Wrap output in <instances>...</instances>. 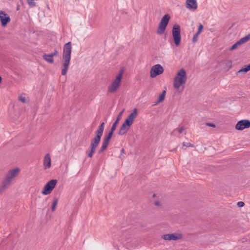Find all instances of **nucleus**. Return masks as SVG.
Instances as JSON below:
<instances>
[{"instance_id":"nucleus-7","label":"nucleus","mask_w":250,"mask_h":250,"mask_svg":"<svg viewBox=\"0 0 250 250\" xmlns=\"http://www.w3.org/2000/svg\"><path fill=\"white\" fill-rule=\"evenodd\" d=\"M181 28L179 24H174L172 29V35L176 46H179L181 40Z\"/></svg>"},{"instance_id":"nucleus-8","label":"nucleus","mask_w":250,"mask_h":250,"mask_svg":"<svg viewBox=\"0 0 250 250\" xmlns=\"http://www.w3.org/2000/svg\"><path fill=\"white\" fill-rule=\"evenodd\" d=\"M170 19V16L169 14H166L162 17L157 30L158 34L162 35L164 33Z\"/></svg>"},{"instance_id":"nucleus-3","label":"nucleus","mask_w":250,"mask_h":250,"mask_svg":"<svg viewBox=\"0 0 250 250\" xmlns=\"http://www.w3.org/2000/svg\"><path fill=\"white\" fill-rule=\"evenodd\" d=\"M138 116V110L136 108H134L131 112L128 115L125 119V122L122 124L119 130V134L124 135L129 130L130 127L133 125L135 119Z\"/></svg>"},{"instance_id":"nucleus-19","label":"nucleus","mask_w":250,"mask_h":250,"mask_svg":"<svg viewBox=\"0 0 250 250\" xmlns=\"http://www.w3.org/2000/svg\"><path fill=\"white\" fill-rule=\"evenodd\" d=\"M124 109H123L120 113L118 115V117L116 119V120L115 121V122L114 123V124H113L112 126V130H115L116 129V127H117V126L120 120V119H121L122 118V114L124 112Z\"/></svg>"},{"instance_id":"nucleus-24","label":"nucleus","mask_w":250,"mask_h":250,"mask_svg":"<svg viewBox=\"0 0 250 250\" xmlns=\"http://www.w3.org/2000/svg\"><path fill=\"white\" fill-rule=\"evenodd\" d=\"M225 68L229 70L232 66V62L230 60H226L224 62Z\"/></svg>"},{"instance_id":"nucleus-37","label":"nucleus","mask_w":250,"mask_h":250,"mask_svg":"<svg viewBox=\"0 0 250 250\" xmlns=\"http://www.w3.org/2000/svg\"><path fill=\"white\" fill-rule=\"evenodd\" d=\"M1 81H2V78L0 76V84L1 83Z\"/></svg>"},{"instance_id":"nucleus-18","label":"nucleus","mask_w":250,"mask_h":250,"mask_svg":"<svg viewBox=\"0 0 250 250\" xmlns=\"http://www.w3.org/2000/svg\"><path fill=\"white\" fill-rule=\"evenodd\" d=\"M203 26L200 24L198 27V32L193 36L192 38V42H195L198 41V37L200 33L203 31Z\"/></svg>"},{"instance_id":"nucleus-22","label":"nucleus","mask_w":250,"mask_h":250,"mask_svg":"<svg viewBox=\"0 0 250 250\" xmlns=\"http://www.w3.org/2000/svg\"><path fill=\"white\" fill-rule=\"evenodd\" d=\"M250 70V64H249L248 65H246L244 67H243L242 68L240 69L237 73V75H239L240 74L243 73H247Z\"/></svg>"},{"instance_id":"nucleus-26","label":"nucleus","mask_w":250,"mask_h":250,"mask_svg":"<svg viewBox=\"0 0 250 250\" xmlns=\"http://www.w3.org/2000/svg\"><path fill=\"white\" fill-rule=\"evenodd\" d=\"M96 149L90 148L89 150L87 152V155L89 157L92 158L94 153L96 152Z\"/></svg>"},{"instance_id":"nucleus-38","label":"nucleus","mask_w":250,"mask_h":250,"mask_svg":"<svg viewBox=\"0 0 250 250\" xmlns=\"http://www.w3.org/2000/svg\"><path fill=\"white\" fill-rule=\"evenodd\" d=\"M123 155V154H121V155H120V158H121V159H122Z\"/></svg>"},{"instance_id":"nucleus-1","label":"nucleus","mask_w":250,"mask_h":250,"mask_svg":"<svg viewBox=\"0 0 250 250\" xmlns=\"http://www.w3.org/2000/svg\"><path fill=\"white\" fill-rule=\"evenodd\" d=\"M187 75L186 70L183 69L179 70L174 77L173 86L179 92H182L185 88L187 81Z\"/></svg>"},{"instance_id":"nucleus-4","label":"nucleus","mask_w":250,"mask_h":250,"mask_svg":"<svg viewBox=\"0 0 250 250\" xmlns=\"http://www.w3.org/2000/svg\"><path fill=\"white\" fill-rule=\"evenodd\" d=\"M123 73L124 70L122 69L120 70L119 73L113 79L107 88L109 92L111 93H115L120 88L122 83Z\"/></svg>"},{"instance_id":"nucleus-32","label":"nucleus","mask_w":250,"mask_h":250,"mask_svg":"<svg viewBox=\"0 0 250 250\" xmlns=\"http://www.w3.org/2000/svg\"><path fill=\"white\" fill-rule=\"evenodd\" d=\"M58 54V52L57 50H55L53 53H51V54L54 57V56H56Z\"/></svg>"},{"instance_id":"nucleus-13","label":"nucleus","mask_w":250,"mask_h":250,"mask_svg":"<svg viewBox=\"0 0 250 250\" xmlns=\"http://www.w3.org/2000/svg\"><path fill=\"white\" fill-rule=\"evenodd\" d=\"M43 167L44 170H48L52 167L51 157L49 153L46 154L43 158Z\"/></svg>"},{"instance_id":"nucleus-36","label":"nucleus","mask_w":250,"mask_h":250,"mask_svg":"<svg viewBox=\"0 0 250 250\" xmlns=\"http://www.w3.org/2000/svg\"><path fill=\"white\" fill-rule=\"evenodd\" d=\"M246 37H247V38L249 39V40H250V33L249 34H248Z\"/></svg>"},{"instance_id":"nucleus-30","label":"nucleus","mask_w":250,"mask_h":250,"mask_svg":"<svg viewBox=\"0 0 250 250\" xmlns=\"http://www.w3.org/2000/svg\"><path fill=\"white\" fill-rule=\"evenodd\" d=\"M244 205V203L242 201H240L237 203V205L239 207H243Z\"/></svg>"},{"instance_id":"nucleus-5","label":"nucleus","mask_w":250,"mask_h":250,"mask_svg":"<svg viewBox=\"0 0 250 250\" xmlns=\"http://www.w3.org/2000/svg\"><path fill=\"white\" fill-rule=\"evenodd\" d=\"M104 128V123L103 122L101 124V125L99 126L97 130L95 132V135L91 141L90 145L89 146L90 148L96 149L100 142L101 137L103 134Z\"/></svg>"},{"instance_id":"nucleus-34","label":"nucleus","mask_w":250,"mask_h":250,"mask_svg":"<svg viewBox=\"0 0 250 250\" xmlns=\"http://www.w3.org/2000/svg\"><path fill=\"white\" fill-rule=\"evenodd\" d=\"M207 125L208 126L213 127H214L215 126V125L214 124H211V123H208V124H207Z\"/></svg>"},{"instance_id":"nucleus-2","label":"nucleus","mask_w":250,"mask_h":250,"mask_svg":"<svg viewBox=\"0 0 250 250\" xmlns=\"http://www.w3.org/2000/svg\"><path fill=\"white\" fill-rule=\"evenodd\" d=\"M71 42H68L64 45L62 57V75H65L68 70L71 60Z\"/></svg>"},{"instance_id":"nucleus-25","label":"nucleus","mask_w":250,"mask_h":250,"mask_svg":"<svg viewBox=\"0 0 250 250\" xmlns=\"http://www.w3.org/2000/svg\"><path fill=\"white\" fill-rule=\"evenodd\" d=\"M165 96H166V91L164 90L163 91V92L162 93H161L159 95V98H158V101L157 103L163 101L165 99Z\"/></svg>"},{"instance_id":"nucleus-9","label":"nucleus","mask_w":250,"mask_h":250,"mask_svg":"<svg viewBox=\"0 0 250 250\" xmlns=\"http://www.w3.org/2000/svg\"><path fill=\"white\" fill-rule=\"evenodd\" d=\"M58 181L56 179H52L49 181L44 186L42 190V194L44 195L50 194L57 185Z\"/></svg>"},{"instance_id":"nucleus-35","label":"nucleus","mask_w":250,"mask_h":250,"mask_svg":"<svg viewBox=\"0 0 250 250\" xmlns=\"http://www.w3.org/2000/svg\"><path fill=\"white\" fill-rule=\"evenodd\" d=\"M125 153V150L124 148H122L121 150V154H124Z\"/></svg>"},{"instance_id":"nucleus-10","label":"nucleus","mask_w":250,"mask_h":250,"mask_svg":"<svg viewBox=\"0 0 250 250\" xmlns=\"http://www.w3.org/2000/svg\"><path fill=\"white\" fill-rule=\"evenodd\" d=\"M164 69L160 64H156L153 65L150 70V77L151 78H155L163 73Z\"/></svg>"},{"instance_id":"nucleus-31","label":"nucleus","mask_w":250,"mask_h":250,"mask_svg":"<svg viewBox=\"0 0 250 250\" xmlns=\"http://www.w3.org/2000/svg\"><path fill=\"white\" fill-rule=\"evenodd\" d=\"M183 146H185L186 147L192 146V145L188 143H183Z\"/></svg>"},{"instance_id":"nucleus-27","label":"nucleus","mask_w":250,"mask_h":250,"mask_svg":"<svg viewBox=\"0 0 250 250\" xmlns=\"http://www.w3.org/2000/svg\"><path fill=\"white\" fill-rule=\"evenodd\" d=\"M19 99L22 103H26L27 102V98L23 95H21L19 97Z\"/></svg>"},{"instance_id":"nucleus-29","label":"nucleus","mask_w":250,"mask_h":250,"mask_svg":"<svg viewBox=\"0 0 250 250\" xmlns=\"http://www.w3.org/2000/svg\"><path fill=\"white\" fill-rule=\"evenodd\" d=\"M115 130H112V128H111V130L108 133V135L107 136H106L107 137L111 139L112 135H113V132Z\"/></svg>"},{"instance_id":"nucleus-28","label":"nucleus","mask_w":250,"mask_h":250,"mask_svg":"<svg viewBox=\"0 0 250 250\" xmlns=\"http://www.w3.org/2000/svg\"><path fill=\"white\" fill-rule=\"evenodd\" d=\"M57 204H58V199H55L53 201V205L52 206V210L53 211L55 210Z\"/></svg>"},{"instance_id":"nucleus-12","label":"nucleus","mask_w":250,"mask_h":250,"mask_svg":"<svg viewBox=\"0 0 250 250\" xmlns=\"http://www.w3.org/2000/svg\"><path fill=\"white\" fill-rule=\"evenodd\" d=\"M10 21V16L5 11L0 10V21L1 26L5 27Z\"/></svg>"},{"instance_id":"nucleus-6","label":"nucleus","mask_w":250,"mask_h":250,"mask_svg":"<svg viewBox=\"0 0 250 250\" xmlns=\"http://www.w3.org/2000/svg\"><path fill=\"white\" fill-rule=\"evenodd\" d=\"M20 172L21 169L19 167L11 169L6 173L3 180L10 185L15 178L18 176Z\"/></svg>"},{"instance_id":"nucleus-17","label":"nucleus","mask_w":250,"mask_h":250,"mask_svg":"<svg viewBox=\"0 0 250 250\" xmlns=\"http://www.w3.org/2000/svg\"><path fill=\"white\" fill-rule=\"evenodd\" d=\"M110 140V139L107 137L106 136L104 137L102 142V146L99 150V153H102L106 149L109 144Z\"/></svg>"},{"instance_id":"nucleus-21","label":"nucleus","mask_w":250,"mask_h":250,"mask_svg":"<svg viewBox=\"0 0 250 250\" xmlns=\"http://www.w3.org/2000/svg\"><path fill=\"white\" fill-rule=\"evenodd\" d=\"M42 57L44 60L49 63H53L54 62L53 57L51 54H45L43 55Z\"/></svg>"},{"instance_id":"nucleus-11","label":"nucleus","mask_w":250,"mask_h":250,"mask_svg":"<svg viewBox=\"0 0 250 250\" xmlns=\"http://www.w3.org/2000/svg\"><path fill=\"white\" fill-rule=\"evenodd\" d=\"M183 234L180 232L163 235L161 238L166 241H178L183 238Z\"/></svg>"},{"instance_id":"nucleus-15","label":"nucleus","mask_w":250,"mask_h":250,"mask_svg":"<svg viewBox=\"0 0 250 250\" xmlns=\"http://www.w3.org/2000/svg\"><path fill=\"white\" fill-rule=\"evenodd\" d=\"M186 6L190 11H194L197 10L198 4L197 0H186Z\"/></svg>"},{"instance_id":"nucleus-39","label":"nucleus","mask_w":250,"mask_h":250,"mask_svg":"<svg viewBox=\"0 0 250 250\" xmlns=\"http://www.w3.org/2000/svg\"><path fill=\"white\" fill-rule=\"evenodd\" d=\"M20 0L21 1V0Z\"/></svg>"},{"instance_id":"nucleus-23","label":"nucleus","mask_w":250,"mask_h":250,"mask_svg":"<svg viewBox=\"0 0 250 250\" xmlns=\"http://www.w3.org/2000/svg\"><path fill=\"white\" fill-rule=\"evenodd\" d=\"M185 129V128L184 126H179V127L176 128V129H175L173 131L172 134L173 135H176L177 132H178L179 133H182Z\"/></svg>"},{"instance_id":"nucleus-20","label":"nucleus","mask_w":250,"mask_h":250,"mask_svg":"<svg viewBox=\"0 0 250 250\" xmlns=\"http://www.w3.org/2000/svg\"><path fill=\"white\" fill-rule=\"evenodd\" d=\"M10 186L9 184L3 180L1 185L0 186V193L3 192Z\"/></svg>"},{"instance_id":"nucleus-16","label":"nucleus","mask_w":250,"mask_h":250,"mask_svg":"<svg viewBox=\"0 0 250 250\" xmlns=\"http://www.w3.org/2000/svg\"><path fill=\"white\" fill-rule=\"evenodd\" d=\"M249 39L247 38L246 36L240 40L235 42L231 47L229 48L230 51H232L238 48L239 47L241 46L243 43L249 41Z\"/></svg>"},{"instance_id":"nucleus-14","label":"nucleus","mask_w":250,"mask_h":250,"mask_svg":"<svg viewBox=\"0 0 250 250\" xmlns=\"http://www.w3.org/2000/svg\"><path fill=\"white\" fill-rule=\"evenodd\" d=\"M249 127H250V121L247 120H241L235 125V128L238 130H242Z\"/></svg>"},{"instance_id":"nucleus-33","label":"nucleus","mask_w":250,"mask_h":250,"mask_svg":"<svg viewBox=\"0 0 250 250\" xmlns=\"http://www.w3.org/2000/svg\"><path fill=\"white\" fill-rule=\"evenodd\" d=\"M154 204L157 206H161V203L159 201H155Z\"/></svg>"}]
</instances>
